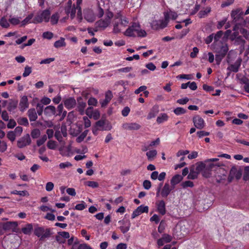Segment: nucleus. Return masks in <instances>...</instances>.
<instances>
[{
	"instance_id": "obj_1",
	"label": "nucleus",
	"mask_w": 249,
	"mask_h": 249,
	"mask_svg": "<svg viewBox=\"0 0 249 249\" xmlns=\"http://www.w3.org/2000/svg\"><path fill=\"white\" fill-rule=\"evenodd\" d=\"M124 35L129 37H136V36L143 37L146 36V33L144 30L141 29L139 23L133 22L131 26L124 33Z\"/></svg>"
},
{
	"instance_id": "obj_2",
	"label": "nucleus",
	"mask_w": 249,
	"mask_h": 249,
	"mask_svg": "<svg viewBox=\"0 0 249 249\" xmlns=\"http://www.w3.org/2000/svg\"><path fill=\"white\" fill-rule=\"evenodd\" d=\"M51 14L50 8L44 10L40 14H38L35 17L32 22L35 24L40 23L43 21L48 22L50 20Z\"/></svg>"
},
{
	"instance_id": "obj_3",
	"label": "nucleus",
	"mask_w": 249,
	"mask_h": 249,
	"mask_svg": "<svg viewBox=\"0 0 249 249\" xmlns=\"http://www.w3.org/2000/svg\"><path fill=\"white\" fill-rule=\"evenodd\" d=\"M18 226L17 222H6L0 223V235H3L7 232L14 231Z\"/></svg>"
},
{
	"instance_id": "obj_4",
	"label": "nucleus",
	"mask_w": 249,
	"mask_h": 249,
	"mask_svg": "<svg viewBox=\"0 0 249 249\" xmlns=\"http://www.w3.org/2000/svg\"><path fill=\"white\" fill-rule=\"evenodd\" d=\"M34 234L40 237V240L49 237L51 235V230L49 228L44 229L43 227H37L34 229Z\"/></svg>"
},
{
	"instance_id": "obj_5",
	"label": "nucleus",
	"mask_w": 249,
	"mask_h": 249,
	"mask_svg": "<svg viewBox=\"0 0 249 249\" xmlns=\"http://www.w3.org/2000/svg\"><path fill=\"white\" fill-rule=\"evenodd\" d=\"M32 141L29 134H27L19 138L17 141V146L19 148H23L31 143Z\"/></svg>"
},
{
	"instance_id": "obj_6",
	"label": "nucleus",
	"mask_w": 249,
	"mask_h": 249,
	"mask_svg": "<svg viewBox=\"0 0 249 249\" xmlns=\"http://www.w3.org/2000/svg\"><path fill=\"white\" fill-rule=\"evenodd\" d=\"M228 51V48L227 46H222L218 52L217 54L215 55V61L217 65H219L222 60L225 57Z\"/></svg>"
},
{
	"instance_id": "obj_7",
	"label": "nucleus",
	"mask_w": 249,
	"mask_h": 249,
	"mask_svg": "<svg viewBox=\"0 0 249 249\" xmlns=\"http://www.w3.org/2000/svg\"><path fill=\"white\" fill-rule=\"evenodd\" d=\"M110 23V21L105 19H99L95 22V27L94 29V32H97L99 29L104 30L109 25Z\"/></svg>"
},
{
	"instance_id": "obj_8",
	"label": "nucleus",
	"mask_w": 249,
	"mask_h": 249,
	"mask_svg": "<svg viewBox=\"0 0 249 249\" xmlns=\"http://www.w3.org/2000/svg\"><path fill=\"white\" fill-rule=\"evenodd\" d=\"M193 122L197 129H202L205 127L204 120L199 115H196L193 117Z\"/></svg>"
},
{
	"instance_id": "obj_9",
	"label": "nucleus",
	"mask_w": 249,
	"mask_h": 249,
	"mask_svg": "<svg viewBox=\"0 0 249 249\" xmlns=\"http://www.w3.org/2000/svg\"><path fill=\"white\" fill-rule=\"evenodd\" d=\"M215 166H220V165L217 164H214L213 163H209L205 168V169L203 170L202 172L201 173L202 176L206 178H208L211 176L212 173L211 171L213 169L214 167Z\"/></svg>"
},
{
	"instance_id": "obj_10",
	"label": "nucleus",
	"mask_w": 249,
	"mask_h": 249,
	"mask_svg": "<svg viewBox=\"0 0 249 249\" xmlns=\"http://www.w3.org/2000/svg\"><path fill=\"white\" fill-rule=\"evenodd\" d=\"M244 16V12L240 8H238L235 10H232L231 12V17L233 21L237 22L240 19H243L242 17Z\"/></svg>"
},
{
	"instance_id": "obj_11",
	"label": "nucleus",
	"mask_w": 249,
	"mask_h": 249,
	"mask_svg": "<svg viewBox=\"0 0 249 249\" xmlns=\"http://www.w3.org/2000/svg\"><path fill=\"white\" fill-rule=\"evenodd\" d=\"M148 207L143 206V205H141L139 206L136 209H135L132 215H131V218L134 219L136 217L140 215L142 213H148Z\"/></svg>"
},
{
	"instance_id": "obj_12",
	"label": "nucleus",
	"mask_w": 249,
	"mask_h": 249,
	"mask_svg": "<svg viewBox=\"0 0 249 249\" xmlns=\"http://www.w3.org/2000/svg\"><path fill=\"white\" fill-rule=\"evenodd\" d=\"M156 208L158 212L162 215L166 213V205L163 200H160L156 203Z\"/></svg>"
},
{
	"instance_id": "obj_13",
	"label": "nucleus",
	"mask_w": 249,
	"mask_h": 249,
	"mask_svg": "<svg viewBox=\"0 0 249 249\" xmlns=\"http://www.w3.org/2000/svg\"><path fill=\"white\" fill-rule=\"evenodd\" d=\"M172 240L171 235L164 233L162 235V237L159 239L157 241L158 246L160 247L164 245L165 243H170Z\"/></svg>"
},
{
	"instance_id": "obj_14",
	"label": "nucleus",
	"mask_w": 249,
	"mask_h": 249,
	"mask_svg": "<svg viewBox=\"0 0 249 249\" xmlns=\"http://www.w3.org/2000/svg\"><path fill=\"white\" fill-rule=\"evenodd\" d=\"M173 189H174V188H173L172 186H170L169 183H165L162 189L161 190V196L162 197L166 198Z\"/></svg>"
},
{
	"instance_id": "obj_15",
	"label": "nucleus",
	"mask_w": 249,
	"mask_h": 249,
	"mask_svg": "<svg viewBox=\"0 0 249 249\" xmlns=\"http://www.w3.org/2000/svg\"><path fill=\"white\" fill-rule=\"evenodd\" d=\"M19 109L21 111H24L29 107L28 99L27 96H23L19 104Z\"/></svg>"
},
{
	"instance_id": "obj_16",
	"label": "nucleus",
	"mask_w": 249,
	"mask_h": 249,
	"mask_svg": "<svg viewBox=\"0 0 249 249\" xmlns=\"http://www.w3.org/2000/svg\"><path fill=\"white\" fill-rule=\"evenodd\" d=\"M123 127L126 130H137L141 128V125L136 123H126L123 124Z\"/></svg>"
},
{
	"instance_id": "obj_17",
	"label": "nucleus",
	"mask_w": 249,
	"mask_h": 249,
	"mask_svg": "<svg viewBox=\"0 0 249 249\" xmlns=\"http://www.w3.org/2000/svg\"><path fill=\"white\" fill-rule=\"evenodd\" d=\"M63 102L65 107L68 109L73 108L76 105V101L73 97H69L65 99Z\"/></svg>"
},
{
	"instance_id": "obj_18",
	"label": "nucleus",
	"mask_w": 249,
	"mask_h": 249,
	"mask_svg": "<svg viewBox=\"0 0 249 249\" xmlns=\"http://www.w3.org/2000/svg\"><path fill=\"white\" fill-rule=\"evenodd\" d=\"M78 106L77 110L78 111L81 115H83L85 112V109L86 107L87 104L85 102H84L82 99L80 97L77 99Z\"/></svg>"
},
{
	"instance_id": "obj_19",
	"label": "nucleus",
	"mask_w": 249,
	"mask_h": 249,
	"mask_svg": "<svg viewBox=\"0 0 249 249\" xmlns=\"http://www.w3.org/2000/svg\"><path fill=\"white\" fill-rule=\"evenodd\" d=\"M159 112V107L158 105L154 106L152 108L150 109L147 116V119L148 120L151 119L155 118Z\"/></svg>"
},
{
	"instance_id": "obj_20",
	"label": "nucleus",
	"mask_w": 249,
	"mask_h": 249,
	"mask_svg": "<svg viewBox=\"0 0 249 249\" xmlns=\"http://www.w3.org/2000/svg\"><path fill=\"white\" fill-rule=\"evenodd\" d=\"M56 108L53 106H49L44 108V114L48 117L55 116Z\"/></svg>"
},
{
	"instance_id": "obj_21",
	"label": "nucleus",
	"mask_w": 249,
	"mask_h": 249,
	"mask_svg": "<svg viewBox=\"0 0 249 249\" xmlns=\"http://www.w3.org/2000/svg\"><path fill=\"white\" fill-rule=\"evenodd\" d=\"M242 59L241 58L238 59L236 62L233 64L231 65L229 67L228 69L232 72H237L239 71V69L241 66Z\"/></svg>"
},
{
	"instance_id": "obj_22",
	"label": "nucleus",
	"mask_w": 249,
	"mask_h": 249,
	"mask_svg": "<svg viewBox=\"0 0 249 249\" xmlns=\"http://www.w3.org/2000/svg\"><path fill=\"white\" fill-rule=\"evenodd\" d=\"M28 116L31 122L35 121L37 119V113L36 109L34 108L28 110Z\"/></svg>"
},
{
	"instance_id": "obj_23",
	"label": "nucleus",
	"mask_w": 249,
	"mask_h": 249,
	"mask_svg": "<svg viewBox=\"0 0 249 249\" xmlns=\"http://www.w3.org/2000/svg\"><path fill=\"white\" fill-rule=\"evenodd\" d=\"M182 179V177L181 175L177 174L172 177L171 179V184L173 188H175L176 185L179 183Z\"/></svg>"
},
{
	"instance_id": "obj_24",
	"label": "nucleus",
	"mask_w": 249,
	"mask_h": 249,
	"mask_svg": "<svg viewBox=\"0 0 249 249\" xmlns=\"http://www.w3.org/2000/svg\"><path fill=\"white\" fill-rule=\"evenodd\" d=\"M169 119V116L166 113H161L157 118V123L159 124L163 123L167 121Z\"/></svg>"
},
{
	"instance_id": "obj_25",
	"label": "nucleus",
	"mask_w": 249,
	"mask_h": 249,
	"mask_svg": "<svg viewBox=\"0 0 249 249\" xmlns=\"http://www.w3.org/2000/svg\"><path fill=\"white\" fill-rule=\"evenodd\" d=\"M33 230L32 224H27L24 227L21 229L22 232L26 235H30Z\"/></svg>"
},
{
	"instance_id": "obj_26",
	"label": "nucleus",
	"mask_w": 249,
	"mask_h": 249,
	"mask_svg": "<svg viewBox=\"0 0 249 249\" xmlns=\"http://www.w3.org/2000/svg\"><path fill=\"white\" fill-rule=\"evenodd\" d=\"M18 104L17 100H11L8 104L7 109L10 112L14 111L17 107Z\"/></svg>"
},
{
	"instance_id": "obj_27",
	"label": "nucleus",
	"mask_w": 249,
	"mask_h": 249,
	"mask_svg": "<svg viewBox=\"0 0 249 249\" xmlns=\"http://www.w3.org/2000/svg\"><path fill=\"white\" fill-rule=\"evenodd\" d=\"M232 174L236 179H239L242 176V173L240 171L237 170L236 168L234 167L231 168L230 171V175Z\"/></svg>"
},
{
	"instance_id": "obj_28",
	"label": "nucleus",
	"mask_w": 249,
	"mask_h": 249,
	"mask_svg": "<svg viewBox=\"0 0 249 249\" xmlns=\"http://www.w3.org/2000/svg\"><path fill=\"white\" fill-rule=\"evenodd\" d=\"M85 18L89 22H92L95 20V16L92 11H89L85 14Z\"/></svg>"
},
{
	"instance_id": "obj_29",
	"label": "nucleus",
	"mask_w": 249,
	"mask_h": 249,
	"mask_svg": "<svg viewBox=\"0 0 249 249\" xmlns=\"http://www.w3.org/2000/svg\"><path fill=\"white\" fill-rule=\"evenodd\" d=\"M59 18V14L58 12L53 14L50 16L51 23L52 25H55L57 23Z\"/></svg>"
},
{
	"instance_id": "obj_30",
	"label": "nucleus",
	"mask_w": 249,
	"mask_h": 249,
	"mask_svg": "<svg viewBox=\"0 0 249 249\" xmlns=\"http://www.w3.org/2000/svg\"><path fill=\"white\" fill-rule=\"evenodd\" d=\"M66 45L65 42V38L61 37L58 40L56 41L54 43V47L56 48H59L61 47H65Z\"/></svg>"
},
{
	"instance_id": "obj_31",
	"label": "nucleus",
	"mask_w": 249,
	"mask_h": 249,
	"mask_svg": "<svg viewBox=\"0 0 249 249\" xmlns=\"http://www.w3.org/2000/svg\"><path fill=\"white\" fill-rule=\"evenodd\" d=\"M148 160L152 161L157 155V151L156 150H152L147 152L146 154Z\"/></svg>"
},
{
	"instance_id": "obj_32",
	"label": "nucleus",
	"mask_w": 249,
	"mask_h": 249,
	"mask_svg": "<svg viewBox=\"0 0 249 249\" xmlns=\"http://www.w3.org/2000/svg\"><path fill=\"white\" fill-rule=\"evenodd\" d=\"M207 165L205 163H203L202 162H200L198 163L196 167V171L199 174L200 173H202L203 170L205 169V168Z\"/></svg>"
},
{
	"instance_id": "obj_33",
	"label": "nucleus",
	"mask_w": 249,
	"mask_h": 249,
	"mask_svg": "<svg viewBox=\"0 0 249 249\" xmlns=\"http://www.w3.org/2000/svg\"><path fill=\"white\" fill-rule=\"evenodd\" d=\"M33 17L34 14L33 13L29 14L21 21V26H24L27 24L28 23H33L32 20H30L33 18Z\"/></svg>"
},
{
	"instance_id": "obj_34",
	"label": "nucleus",
	"mask_w": 249,
	"mask_h": 249,
	"mask_svg": "<svg viewBox=\"0 0 249 249\" xmlns=\"http://www.w3.org/2000/svg\"><path fill=\"white\" fill-rule=\"evenodd\" d=\"M111 128V126H107V128H99L97 127H96L95 125L92 127V131L93 134L95 136H97L98 134L99 131H104V130H110Z\"/></svg>"
},
{
	"instance_id": "obj_35",
	"label": "nucleus",
	"mask_w": 249,
	"mask_h": 249,
	"mask_svg": "<svg viewBox=\"0 0 249 249\" xmlns=\"http://www.w3.org/2000/svg\"><path fill=\"white\" fill-rule=\"evenodd\" d=\"M173 112L176 115L178 116L185 114L187 110L181 107H178L174 109Z\"/></svg>"
},
{
	"instance_id": "obj_36",
	"label": "nucleus",
	"mask_w": 249,
	"mask_h": 249,
	"mask_svg": "<svg viewBox=\"0 0 249 249\" xmlns=\"http://www.w3.org/2000/svg\"><path fill=\"white\" fill-rule=\"evenodd\" d=\"M89 130H85L84 132H83L76 139V142H82L84 139L88 135Z\"/></svg>"
},
{
	"instance_id": "obj_37",
	"label": "nucleus",
	"mask_w": 249,
	"mask_h": 249,
	"mask_svg": "<svg viewBox=\"0 0 249 249\" xmlns=\"http://www.w3.org/2000/svg\"><path fill=\"white\" fill-rule=\"evenodd\" d=\"M0 25L4 28H8L10 26L8 21L5 17H2L0 20Z\"/></svg>"
},
{
	"instance_id": "obj_38",
	"label": "nucleus",
	"mask_w": 249,
	"mask_h": 249,
	"mask_svg": "<svg viewBox=\"0 0 249 249\" xmlns=\"http://www.w3.org/2000/svg\"><path fill=\"white\" fill-rule=\"evenodd\" d=\"M198 175V174L196 171L191 169L187 178L190 179H195L197 178Z\"/></svg>"
},
{
	"instance_id": "obj_39",
	"label": "nucleus",
	"mask_w": 249,
	"mask_h": 249,
	"mask_svg": "<svg viewBox=\"0 0 249 249\" xmlns=\"http://www.w3.org/2000/svg\"><path fill=\"white\" fill-rule=\"evenodd\" d=\"M130 226H131V223H130V221H128L127 225L121 226L119 227V229L121 230V232L123 233L124 234L129 231V230H130Z\"/></svg>"
},
{
	"instance_id": "obj_40",
	"label": "nucleus",
	"mask_w": 249,
	"mask_h": 249,
	"mask_svg": "<svg viewBox=\"0 0 249 249\" xmlns=\"http://www.w3.org/2000/svg\"><path fill=\"white\" fill-rule=\"evenodd\" d=\"M31 135L33 139H36L40 135V131L37 128L34 129L31 131Z\"/></svg>"
},
{
	"instance_id": "obj_41",
	"label": "nucleus",
	"mask_w": 249,
	"mask_h": 249,
	"mask_svg": "<svg viewBox=\"0 0 249 249\" xmlns=\"http://www.w3.org/2000/svg\"><path fill=\"white\" fill-rule=\"evenodd\" d=\"M18 123L20 125L27 126L29 125L28 119L25 117H21L18 119Z\"/></svg>"
},
{
	"instance_id": "obj_42",
	"label": "nucleus",
	"mask_w": 249,
	"mask_h": 249,
	"mask_svg": "<svg viewBox=\"0 0 249 249\" xmlns=\"http://www.w3.org/2000/svg\"><path fill=\"white\" fill-rule=\"evenodd\" d=\"M120 22L115 21L113 23V33L114 34H118L121 32V29L119 28Z\"/></svg>"
},
{
	"instance_id": "obj_43",
	"label": "nucleus",
	"mask_w": 249,
	"mask_h": 249,
	"mask_svg": "<svg viewBox=\"0 0 249 249\" xmlns=\"http://www.w3.org/2000/svg\"><path fill=\"white\" fill-rule=\"evenodd\" d=\"M106 124V121L103 120H100L97 121L95 123V126L99 128H104V126ZM111 126L110 125H107V126ZM107 128V126L105 127Z\"/></svg>"
},
{
	"instance_id": "obj_44",
	"label": "nucleus",
	"mask_w": 249,
	"mask_h": 249,
	"mask_svg": "<svg viewBox=\"0 0 249 249\" xmlns=\"http://www.w3.org/2000/svg\"><path fill=\"white\" fill-rule=\"evenodd\" d=\"M87 206L86 203L84 201H82L81 203L78 204L75 206L74 209L82 211L85 209Z\"/></svg>"
},
{
	"instance_id": "obj_45",
	"label": "nucleus",
	"mask_w": 249,
	"mask_h": 249,
	"mask_svg": "<svg viewBox=\"0 0 249 249\" xmlns=\"http://www.w3.org/2000/svg\"><path fill=\"white\" fill-rule=\"evenodd\" d=\"M85 184L92 188H96L99 186L98 182L94 181H88L85 183Z\"/></svg>"
},
{
	"instance_id": "obj_46",
	"label": "nucleus",
	"mask_w": 249,
	"mask_h": 249,
	"mask_svg": "<svg viewBox=\"0 0 249 249\" xmlns=\"http://www.w3.org/2000/svg\"><path fill=\"white\" fill-rule=\"evenodd\" d=\"M181 185L182 187V188H186L189 187H193L194 186V184L193 182L190 180H187L182 182Z\"/></svg>"
},
{
	"instance_id": "obj_47",
	"label": "nucleus",
	"mask_w": 249,
	"mask_h": 249,
	"mask_svg": "<svg viewBox=\"0 0 249 249\" xmlns=\"http://www.w3.org/2000/svg\"><path fill=\"white\" fill-rule=\"evenodd\" d=\"M211 11V8L207 7L204 10H201L199 13V18H202L209 13Z\"/></svg>"
},
{
	"instance_id": "obj_48",
	"label": "nucleus",
	"mask_w": 249,
	"mask_h": 249,
	"mask_svg": "<svg viewBox=\"0 0 249 249\" xmlns=\"http://www.w3.org/2000/svg\"><path fill=\"white\" fill-rule=\"evenodd\" d=\"M16 134L13 131H9L7 134V138L12 142H14L16 139Z\"/></svg>"
},
{
	"instance_id": "obj_49",
	"label": "nucleus",
	"mask_w": 249,
	"mask_h": 249,
	"mask_svg": "<svg viewBox=\"0 0 249 249\" xmlns=\"http://www.w3.org/2000/svg\"><path fill=\"white\" fill-rule=\"evenodd\" d=\"M32 72V68L31 67L26 66L24 68V71L23 73L22 76L26 77L29 76Z\"/></svg>"
},
{
	"instance_id": "obj_50",
	"label": "nucleus",
	"mask_w": 249,
	"mask_h": 249,
	"mask_svg": "<svg viewBox=\"0 0 249 249\" xmlns=\"http://www.w3.org/2000/svg\"><path fill=\"white\" fill-rule=\"evenodd\" d=\"M47 136L46 135H43L41 138L37 140L36 141V144L38 146H40L42 145L47 140Z\"/></svg>"
},
{
	"instance_id": "obj_51",
	"label": "nucleus",
	"mask_w": 249,
	"mask_h": 249,
	"mask_svg": "<svg viewBox=\"0 0 249 249\" xmlns=\"http://www.w3.org/2000/svg\"><path fill=\"white\" fill-rule=\"evenodd\" d=\"M37 113L39 116L42 114L43 111H44V106L41 104L38 103L36 105Z\"/></svg>"
},
{
	"instance_id": "obj_52",
	"label": "nucleus",
	"mask_w": 249,
	"mask_h": 249,
	"mask_svg": "<svg viewBox=\"0 0 249 249\" xmlns=\"http://www.w3.org/2000/svg\"><path fill=\"white\" fill-rule=\"evenodd\" d=\"M223 32L222 31H218L215 35L213 34V38L214 42H217L221 38Z\"/></svg>"
},
{
	"instance_id": "obj_53",
	"label": "nucleus",
	"mask_w": 249,
	"mask_h": 249,
	"mask_svg": "<svg viewBox=\"0 0 249 249\" xmlns=\"http://www.w3.org/2000/svg\"><path fill=\"white\" fill-rule=\"evenodd\" d=\"M53 34L51 32H45L43 33L42 36L44 38L51 39L53 37Z\"/></svg>"
},
{
	"instance_id": "obj_54",
	"label": "nucleus",
	"mask_w": 249,
	"mask_h": 249,
	"mask_svg": "<svg viewBox=\"0 0 249 249\" xmlns=\"http://www.w3.org/2000/svg\"><path fill=\"white\" fill-rule=\"evenodd\" d=\"M47 147L50 149H54L56 148V142L53 141H49L47 142Z\"/></svg>"
},
{
	"instance_id": "obj_55",
	"label": "nucleus",
	"mask_w": 249,
	"mask_h": 249,
	"mask_svg": "<svg viewBox=\"0 0 249 249\" xmlns=\"http://www.w3.org/2000/svg\"><path fill=\"white\" fill-rule=\"evenodd\" d=\"M199 52V50L196 47H195L193 48V52L190 53V57L194 58L197 56V55Z\"/></svg>"
},
{
	"instance_id": "obj_56",
	"label": "nucleus",
	"mask_w": 249,
	"mask_h": 249,
	"mask_svg": "<svg viewBox=\"0 0 249 249\" xmlns=\"http://www.w3.org/2000/svg\"><path fill=\"white\" fill-rule=\"evenodd\" d=\"M235 42L237 45H239L245 44L246 43V41L241 36L237 37L235 39Z\"/></svg>"
},
{
	"instance_id": "obj_57",
	"label": "nucleus",
	"mask_w": 249,
	"mask_h": 249,
	"mask_svg": "<svg viewBox=\"0 0 249 249\" xmlns=\"http://www.w3.org/2000/svg\"><path fill=\"white\" fill-rule=\"evenodd\" d=\"M196 134L199 138H201L203 137L209 136L210 135V132L202 130L197 131Z\"/></svg>"
},
{
	"instance_id": "obj_58",
	"label": "nucleus",
	"mask_w": 249,
	"mask_h": 249,
	"mask_svg": "<svg viewBox=\"0 0 249 249\" xmlns=\"http://www.w3.org/2000/svg\"><path fill=\"white\" fill-rule=\"evenodd\" d=\"M151 28L154 30H159L160 28V26L158 20H155L152 22V23L151 24Z\"/></svg>"
},
{
	"instance_id": "obj_59",
	"label": "nucleus",
	"mask_w": 249,
	"mask_h": 249,
	"mask_svg": "<svg viewBox=\"0 0 249 249\" xmlns=\"http://www.w3.org/2000/svg\"><path fill=\"white\" fill-rule=\"evenodd\" d=\"M9 22L13 25H17L20 23V20L18 18H12L9 19Z\"/></svg>"
},
{
	"instance_id": "obj_60",
	"label": "nucleus",
	"mask_w": 249,
	"mask_h": 249,
	"mask_svg": "<svg viewBox=\"0 0 249 249\" xmlns=\"http://www.w3.org/2000/svg\"><path fill=\"white\" fill-rule=\"evenodd\" d=\"M130 109L129 107H124L122 111V115L124 117H126L128 115L130 112Z\"/></svg>"
},
{
	"instance_id": "obj_61",
	"label": "nucleus",
	"mask_w": 249,
	"mask_h": 249,
	"mask_svg": "<svg viewBox=\"0 0 249 249\" xmlns=\"http://www.w3.org/2000/svg\"><path fill=\"white\" fill-rule=\"evenodd\" d=\"M203 89L206 91L207 92H211L212 91H213L214 88L213 87L211 86H208L206 84L203 85Z\"/></svg>"
},
{
	"instance_id": "obj_62",
	"label": "nucleus",
	"mask_w": 249,
	"mask_h": 249,
	"mask_svg": "<svg viewBox=\"0 0 249 249\" xmlns=\"http://www.w3.org/2000/svg\"><path fill=\"white\" fill-rule=\"evenodd\" d=\"M88 103L89 106H96L97 104V100L93 97H91L89 99Z\"/></svg>"
},
{
	"instance_id": "obj_63",
	"label": "nucleus",
	"mask_w": 249,
	"mask_h": 249,
	"mask_svg": "<svg viewBox=\"0 0 249 249\" xmlns=\"http://www.w3.org/2000/svg\"><path fill=\"white\" fill-rule=\"evenodd\" d=\"M160 220L159 216L156 214H154L150 219V221H154L156 224L159 223Z\"/></svg>"
},
{
	"instance_id": "obj_64",
	"label": "nucleus",
	"mask_w": 249,
	"mask_h": 249,
	"mask_svg": "<svg viewBox=\"0 0 249 249\" xmlns=\"http://www.w3.org/2000/svg\"><path fill=\"white\" fill-rule=\"evenodd\" d=\"M16 124V122L14 119H10L7 126L8 128H13Z\"/></svg>"
}]
</instances>
